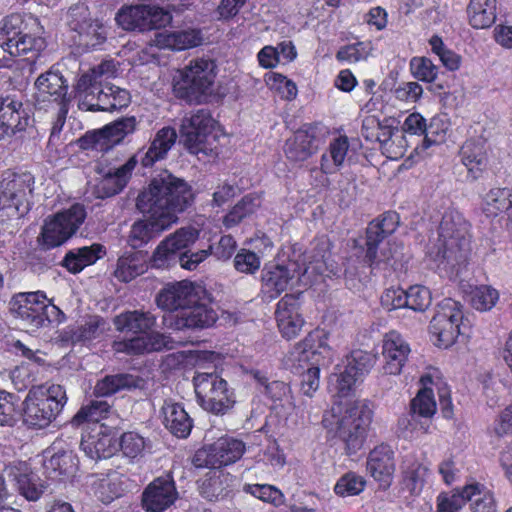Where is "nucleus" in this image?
Masks as SVG:
<instances>
[{"mask_svg":"<svg viewBox=\"0 0 512 512\" xmlns=\"http://www.w3.org/2000/svg\"><path fill=\"white\" fill-rule=\"evenodd\" d=\"M266 394L274 401L291 410L295 407L291 389L288 384L282 381H272L266 385Z\"/></svg>","mask_w":512,"mask_h":512,"instance_id":"nucleus-62","label":"nucleus"},{"mask_svg":"<svg viewBox=\"0 0 512 512\" xmlns=\"http://www.w3.org/2000/svg\"><path fill=\"white\" fill-rule=\"evenodd\" d=\"M78 145L83 150L107 152L114 147L106 128L87 132L78 140Z\"/></svg>","mask_w":512,"mask_h":512,"instance_id":"nucleus-53","label":"nucleus"},{"mask_svg":"<svg viewBox=\"0 0 512 512\" xmlns=\"http://www.w3.org/2000/svg\"><path fill=\"white\" fill-rule=\"evenodd\" d=\"M265 83L271 90L279 93L283 99L292 100L297 95L296 84L280 73H267L265 75Z\"/></svg>","mask_w":512,"mask_h":512,"instance_id":"nucleus-57","label":"nucleus"},{"mask_svg":"<svg viewBox=\"0 0 512 512\" xmlns=\"http://www.w3.org/2000/svg\"><path fill=\"white\" fill-rule=\"evenodd\" d=\"M147 270L146 258L141 252L125 254L117 261L115 277L122 282H129Z\"/></svg>","mask_w":512,"mask_h":512,"instance_id":"nucleus-43","label":"nucleus"},{"mask_svg":"<svg viewBox=\"0 0 512 512\" xmlns=\"http://www.w3.org/2000/svg\"><path fill=\"white\" fill-rule=\"evenodd\" d=\"M410 69L415 78L424 82H433L438 75V68L426 57H414L410 61Z\"/></svg>","mask_w":512,"mask_h":512,"instance_id":"nucleus-63","label":"nucleus"},{"mask_svg":"<svg viewBox=\"0 0 512 512\" xmlns=\"http://www.w3.org/2000/svg\"><path fill=\"white\" fill-rule=\"evenodd\" d=\"M482 210L489 217L507 212L512 218V188L495 187L490 189L483 197Z\"/></svg>","mask_w":512,"mask_h":512,"instance_id":"nucleus-41","label":"nucleus"},{"mask_svg":"<svg viewBox=\"0 0 512 512\" xmlns=\"http://www.w3.org/2000/svg\"><path fill=\"white\" fill-rule=\"evenodd\" d=\"M27 120L21 101L10 96L0 97V139L9 129L23 130Z\"/></svg>","mask_w":512,"mask_h":512,"instance_id":"nucleus-38","label":"nucleus"},{"mask_svg":"<svg viewBox=\"0 0 512 512\" xmlns=\"http://www.w3.org/2000/svg\"><path fill=\"white\" fill-rule=\"evenodd\" d=\"M36 104L44 107L45 103L56 105L68 102V85L63 76L56 70L41 74L35 81Z\"/></svg>","mask_w":512,"mask_h":512,"instance_id":"nucleus-28","label":"nucleus"},{"mask_svg":"<svg viewBox=\"0 0 512 512\" xmlns=\"http://www.w3.org/2000/svg\"><path fill=\"white\" fill-rule=\"evenodd\" d=\"M178 492L170 476L154 479L143 491L142 505L147 512H163L177 499Z\"/></svg>","mask_w":512,"mask_h":512,"instance_id":"nucleus-26","label":"nucleus"},{"mask_svg":"<svg viewBox=\"0 0 512 512\" xmlns=\"http://www.w3.org/2000/svg\"><path fill=\"white\" fill-rule=\"evenodd\" d=\"M201 407L214 414H225L235 404V396L226 380L217 373L198 372L193 379Z\"/></svg>","mask_w":512,"mask_h":512,"instance_id":"nucleus-15","label":"nucleus"},{"mask_svg":"<svg viewBox=\"0 0 512 512\" xmlns=\"http://www.w3.org/2000/svg\"><path fill=\"white\" fill-rule=\"evenodd\" d=\"M350 144L347 136L333 138L320 160V169L326 175L335 174L350 159Z\"/></svg>","mask_w":512,"mask_h":512,"instance_id":"nucleus-36","label":"nucleus"},{"mask_svg":"<svg viewBox=\"0 0 512 512\" xmlns=\"http://www.w3.org/2000/svg\"><path fill=\"white\" fill-rule=\"evenodd\" d=\"M79 44L86 48H96L106 40V29L98 20H91L79 32Z\"/></svg>","mask_w":512,"mask_h":512,"instance_id":"nucleus-56","label":"nucleus"},{"mask_svg":"<svg viewBox=\"0 0 512 512\" xmlns=\"http://www.w3.org/2000/svg\"><path fill=\"white\" fill-rule=\"evenodd\" d=\"M202 40L203 37L200 30L189 28L184 30H165L157 32L152 42L160 49L182 51L200 45Z\"/></svg>","mask_w":512,"mask_h":512,"instance_id":"nucleus-34","label":"nucleus"},{"mask_svg":"<svg viewBox=\"0 0 512 512\" xmlns=\"http://www.w3.org/2000/svg\"><path fill=\"white\" fill-rule=\"evenodd\" d=\"M275 316L279 331L287 339L296 337L304 325L299 298L292 294H286L277 303Z\"/></svg>","mask_w":512,"mask_h":512,"instance_id":"nucleus-29","label":"nucleus"},{"mask_svg":"<svg viewBox=\"0 0 512 512\" xmlns=\"http://www.w3.org/2000/svg\"><path fill=\"white\" fill-rule=\"evenodd\" d=\"M470 242L469 222L458 210H446L438 228V237L427 249L430 266L443 277H458L467 261Z\"/></svg>","mask_w":512,"mask_h":512,"instance_id":"nucleus-3","label":"nucleus"},{"mask_svg":"<svg viewBox=\"0 0 512 512\" xmlns=\"http://www.w3.org/2000/svg\"><path fill=\"white\" fill-rule=\"evenodd\" d=\"M132 385L133 379L130 375L118 374L107 376L97 382L94 393L98 397H106L118 392L120 389L131 387Z\"/></svg>","mask_w":512,"mask_h":512,"instance_id":"nucleus-54","label":"nucleus"},{"mask_svg":"<svg viewBox=\"0 0 512 512\" xmlns=\"http://www.w3.org/2000/svg\"><path fill=\"white\" fill-rule=\"evenodd\" d=\"M149 16L147 5L139 4L123 7L116 15V22L125 30L149 31L146 19Z\"/></svg>","mask_w":512,"mask_h":512,"instance_id":"nucleus-44","label":"nucleus"},{"mask_svg":"<svg viewBox=\"0 0 512 512\" xmlns=\"http://www.w3.org/2000/svg\"><path fill=\"white\" fill-rule=\"evenodd\" d=\"M216 68V63L211 59L197 58L190 61L189 65L179 71V79H175L176 95L190 102H200L202 97L211 92Z\"/></svg>","mask_w":512,"mask_h":512,"instance_id":"nucleus-13","label":"nucleus"},{"mask_svg":"<svg viewBox=\"0 0 512 512\" xmlns=\"http://www.w3.org/2000/svg\"><path fill=\"white\" fill-rule=\"evenodd\" d=\"M372 421V410L363 401H335L323 416V425L335 432L345 444L348 455L357 453L364 445Z\"/></svg>","mask_w":512,"mask_h":512,"instance_id":"nucleus-6","label":"nucleus"},{"mask_svg":"<svg viewBox=\"0 0 512 512\" xmlns=\"http://www.w3.org/2000/svg\"><path fill=\"white\" fill-rule=\"evenodd\" d=\"M177 137L175 128L165 126L155 133L147 150L140 149L124 164L115 166L106 163L105 160L100 161L95 171L101 176L98 184L99 190L102 191L101 197H109L123 190L138 163V158L144 167H152L156 162L164 160L175 145Z\"/></svg>","mask_w":512,"mask_h":512,"instance_id":"nucleus-4","label":"nucleus"},{"mask_svg":"<svg viewBox=\"0 0 512 512\" xmlns=\"http://www.w3.org/2000/svg\"><path fill=\"white\" fill-rule=\"evenodd\" d=\"M217 318V312L211 306L205 292L204 296L197 297L195 303H191L182 312H178L166 325L175 330L202 329L212 326Z\"/></svg>","mask_w":512,"mask_h":512,"instance_id":"nucleus-22","label":"nucleus"},{"mask_svg":"<svg viewBox=\"0 0 512 512\" xmlns=\"http://www.w3.org/2000/svg\"><path fill=\"white\" fill-rule=\"evenodd\" d=\"M243 491L274 507H280L285 502L282 491L270 484H245Z\"/></svg>","mask_w":512,"mask_h":512,"instance_id":"nucleus-50","label":"nucleus"},{"mask_svg":"<svg viewBox=\"0 0 512 512\" xmlns=\"http://www.w3.org/2000/svg\"><path fill=\"white\" fill-rule=\"evenodd\" d=\"M245 451V444L232 437H221L195 455L196 466L220 468L238 461Z\"/></svg>","mask_w":512,"mask_h":512,"instance_id":"nucleus-21","label":"nucleus"},{"mask_svg":"<svg viewBox=\"0 0 512 512\" xmlns=\"http://www.w3.org/2000/svg\"><path fill=\"white\" fill-rule=\"evenodd\" d=\"M199 232L192 227L178 229L175 233L167 236L156 247L151 257L150 263L153 268L164 269L176 263L179 259L182 268L194 270L204 261L208 255L212 254V248L203 249L188 255L179 254L182 249L187 248L198 238Z\"/></svg>","mask_w":512,"mask_h":512,"instance_id":"nucleus-12","label":"nucleus"},{"mask_svg":"<svg viewBox=\"0 0 512 512\" xmlns=\"http://www.w3.org/2000/svg\"><path fill=\"white\" fill-rule=\"evenodd\" d=\"M467 13L470 25L476 29L488 28L496 20V6L477 0H470Z\"/></svg>","mask_w":512,"mask_h":512,"instance_id":"nucleus-46","label":"nucleus"},{"mask_svg":"<svg viewBox=\"0 0 512 512\" xmlns=\"http://www.w3.org/2000/svg\"><path fill=\"white\" fill-rule=\"evenodd\" d=\"M10 379L16 390L22 391L28 388L36 380L35 365L22 363L10 372Z\"/></svg>","mask_w":512,"mask_h":512,"instance_id":"nucleus-64","label":"nucleus"},{"mask_svg":"<svg viewBox=\"0 0 512 512\" xmlns=\"http://www.w3.org/2000/svg\"><path fill=\"white\" fill-rule=\"evenodd\" d=\"M229 481H232V477L229 474L220 473L218 476L210 477L202 483L201 494L210 501L223 498L229 491L227 488L222 487V484L226 483L228 487Z\"/></svg>","mask_w":512,"mask_h":512,"instance_id":"nucleus-59","label":"nucleus"},{"mask_svg":"<svg viewBox=\"0 0 512 512\" xmlns=\"http://www.w3.org/2000/svg\"><path fill=\"white\" fill-rule=\"evenodd\" d=\"M163 423L175 436L186 438L192 429V419L180 403L165 401L162 407Z\"/></svg>","mask_w":512,"mask_h":512,"instance_id":"nucleus-39","label":"nucleus"},{"mask_svg":"<svg viewBox=\"0 0 512 512\" xmlns=\"http://www.w3.org/2000/svg\"><path fill=\"white\" fill-rule=\"evenodd\" d=\"M193 201L191 187L168 171L156 175L138 195L137 209L148 215L136 221L130 230L129 244L139 248L177 222V214Z\"/></svg>","mask_w":512,"mask_h":512,"instance_id":"nucleus-1","label":"nucleus"},{"mask_svg":"<svg viewBox=\"0 0 512 512\" xmlns=\"http://www.w3.org/2000/svg\"><path fill=\"white\" fill-rule=\"evenodd\" d=\"M67 402L61 385L33 386L22 402L23 423L32 429H45L56 420Z\"/></svg>","mask_w":512,"mask_h":512,"instance_id":"nucleus-9","label":"nucleus"},{"mask_svg":"<svg viewBox=\"0 0 512 512\" xmlns=\"http://www.w3.org/2000/svg\"><path fill=\"white\" fill-rule=\"evenodd\" d=\"M129 479L119 471L92 476L91 489L94 495L104 504H109L124 495Z\"/></svg>","mask_w":512,"mask_h":512,"instance_id":"nucleus-32","label":"nucleus"},{"mask_svg":"<svg viewBox=\"0 0 512 512\" xmlns=\"http://www.w3.org/2000/svg\"><path fill=\"white\" fill-rule=\"evenodd\" d=\"M375 354L363 350H354L346 357L344 369L335 374L337 396L345 398L358 382L370 372L376 364Z\"/></svg>","mask_w":512,"mask_h":512,"instance_id":"nucleus-20","label":"nucleus"},{"mask_svg":"<svg viewBox=\"0 0 512 512\" xmlns=\"http://www.w3.org/2000/svg\"><path fill=\"white\" fill-rule=\"evenodd\" d=\"M78 458L71 450L58 448L56 444L43 453L44 474L51 480H61L74 474Z\"/></svg>","mask_w":512,"mask_h":512,"instance_id":"nucleus-30","label":"nucleus"},{"mask_svg":"<svg viewBox=\"0 0 512 512\" xmlns=\"http://www.w3.org/2000/svg\"><path fill=\"white\" fill-rule=\"evenodd\" d=\"M260 206L259 197L247 195L241 199L224 217L226 228H231L241 222L245 217L253 214Z\"/></svg>","mask_w":512,"mask_h":512,"instance_id":"nucleus-48","label":"nucleus"},{"mask_svg":"<svg viewBox=\"0 0 512 512\" xmlns=\"http://www.w3.org/2000/svg\"><path fill=\"white\" fill-rule=\"evenodd\" d=\"M103 253V247L99 244L73 249L66 254L63 266L72 273H79L86 266L94 264Z\"/></svg>","mask_w":512,"mask_h":512,"instance_id":"nucleus-42","label":"nucleus"},{"mask_svg":"<svg viewBox=\"0 0 512 512\" xmlns=\"http://www.w3.org/2000/svg\"><path fill=\"white\" fill-rule=\"evenodd\" d=\"M410 352L409 343L399 332L395 330L387 332L382 340L383 373L393 376L400 375Z\"/></svg>","mask_w":512,"mask_h":512,"instance_id":"nucleus-25","label":"nucleus"},{"mask_svg":"<svg viewBox=\"0 0 512 512\" xmlns=\"http://www.w3.org/2000/svg\"><path fill=\"white\" fill-rule=\"evenodd\" d=\"M8 308L13 318L29 333H36L52 323L60 324L66 320L64 312L41 290L14 294Z\"/></svg>","mask_w":512,"mask_h":512,"instance_id":"nucleus-8","label":"nucleus"},{"mask_svg":"<svg viewBox=\"0 0 512 512\" xmlns=\"http://www.w3.org/2000/svg\"><path fill=\"white\" fill-rule=\"evenodd\" d=\"M111 413V406L105 400H94L89 405L82 407L72 419V424L79 426L83 423H91L93 427L107 418Z\"/></svg>","mask_w":512,"mask_h":512,"instance_id":"nucleus-47","label":"nucleus"},{"mask_svg":"<svg viewBox=\"0 0 512 512\" xmlns=\"http://www.w3.org/2000/svg\"><path fill=\"white\" fill-rule=\"evenodd\" d=\"M431 421L421 418L414 412L402 416L398 420V431L404 438H414L419 433L426 434L430 432Z\"/></svg>","mask_w":512,"mask_h":512,"instance_id":"nucleus-51","label":"nucleus"},{"mask_svg":"<svg viewBox=\"0 0 512 512\" xmlns=\"http://www.w3.org/2000/svg\"><path fill=\"white\" fill-rule=\"evenodd\" d=\"M157 322L156 316L149 311L133 310L117 315L113 323L119 332H131L137 336L127 340L113 342L117 353L140 355L174 348V341L165 333L152 331Z\"/></svg>","mask_w":512,"mask_h":512,"instance_id":"nucleus-5","label":"nucleus"},{"mask_svg":"<svg viewBox=\"0 0 512 512\" xmlns=\"http://www.w3.org/2000/svg\"><path fill=\"white\" fill-rule=\"evenodd\" d=\"M468 499L466 485L452 494L441 493L437 497V512H459Z\"/></svg>","mask_w":512,"mask_h":512,"instance_id":"nucleus-60","label":"nucleus"},{"mask_svg":"<svg viewBox=\"0 0 512 512\" xmlns=\"http://www.w3.org/2000/svg\"><path fill=\"white\" fill-rule=\"evenodd\" d=\"M302 263L290 259L286 263L267 264L261 275V292L266 300L276 299L288 287L312 286L329 270V242L321 238L303 254Z\"/></svg>","mask_w":512,"mask_h":512,"instance_id":"nucleus-2","label":"nucleus"},{"mask_svg":"<svg viewBox=\"0 0 512 512\" xmlns=\"http://www.w3.org/2000/svg\"><path fill=\"white\" fill-rule=\"evenodd\" d=\"M366 487V479L356 472L349 471L343 474L334 485V493L342 498L357 496Z\"/></svg>","mask_w":512,"mask_h":512,"instance_id":"nucleus-49","label":"nucleus"},{"mask_svg":"<svg viewBox=\"0 0 512 512\" xmlns=\"http://www.w3.org/2000/svg\"><path fill=\"white\" fill-rule=\"evenodd\" d=\"M106 329L107 323L103 318L90 316L84 323L66 327L61 337L64 341H70L73 344L87 343L102 337Z\"/></svg>","mask_w":512,"mask_h":512,"instance_id":"nucleus-37","label":"nucleus"},{"mask_svg":"<svg viewBox=\"0 0 512 512\" xmlns=\"http://www.w3.org/2000/svg\"><path fill=\"white\" fill-rule=\"evenodd\" d=\"M138 121L136 117H123L119 120L114 121L113 123L106 125V131L113 143V145H117L123 141L125 137L133 134L137 129Z\"/></svg>","mask_w":512,"mask_h":512,"instance_id":"nucleus-58","label":"nucleus"},{"mask_svg":"<svg viewBox=\"0 0 512 512\" xmlns=\"http://www.w3.org/2000/svg\"><path fill=\"white\" fill-rule=\"evenodd\" d=\"M463 306L451 298L443 299L430 322V333L439 348L452 346L461 334Z\"/></svg>","mask_w":512,"mask_h":512,"instance_id":"nucleus-16","label":"nucleus"},{"mask_svg":"<svg viewBox=\"0 0 512 512\" xmlns=\"http://www.w3.org/2000/svg\"><path fill=\"white\" fill-rule=\"evenodd\" d=\"M319 145L317 127L304 126L286 141L284 151L290 161L303 162L318 150Z\"/></svg>","mask_w":512,"mask_h":512,"instance_id":"nucleus-31","label":"nucleus"},{"mask_svg":"<svg viewBox=\"0 0 512 512\" xmlns=\"http://www.w3.org/2000/svg\"><path fill=\"white\" fill-rule=\"evenodd\" d=\"M372 50L371 43L368 41H358L340 47L336 53V59L340 62L356 63L366 60Z\"/></svg>","mask_w":512,"mask_h":512,"instance_id":"nucleus-55","label":"nucleus"},{"mask_svg":"<svg viewBox=\"0 0 512 512\" xmlns=\"http://www.w3.org/2000/svg\"><path fill=\"white\" fill-rule=\"evenodd\" d=\"M180 132L184 144L191 154L217 156L219 147L226 140L223 129L213 119L210 112L199 109L182 120Z\"/></svg>","mask_w":512,"mask_h":512,"instance_id":"nucleus-11","label":"nucleus"},{"mask_svg":"<svg viewBox=\"0 0 512 512\" xmlns=\"http://www.w3.org/2000/svg\"><path fill=\"white\" fill-rule=\"evenodd\" d=\"M205 289L190 281H180L167 285L158 294L157 305L169 311L182 312L188 305L195 303L197 297L204 296Z\"/></svg>","mask_w":512,"mask_h":512,"instance_id":"nucleus-23","label":"nucleus"},{"mask_svg":"<svg viewBox=\"0 0 512 512\" xmlns=\"http://www.w3.org/2000/svg\"><path fill=\"white\" fill-rule=\"evenodd\" d=\"M466 492L472 512H498L494 493L485 485L477 482L467 484Z\"/></svg>","mask_w":512,"mask_h":512,"instance_id":"nucleus-45","label":"nucleus"},{"mask_svg":"<svg viewBox=\"0 0 512 512\" xmlns=\"http://www.w3.org/2000/svg\"><path fill=\"white\" fill-rule=\"evenodd\" d=\"M86 218V211L80 204L58 212L47 219L42 227L41 240L46 248H54L64 244L71 238Z\"/></svg>","mask_w":512,"mask_h":512,"instance_id":"nucleus-17","label":"nucleus"},{"mask_svg":"<svg viewBox=\"0 0 512 512\" xmlns=\"http://www.w3.org/2000/svg\"><path fill=\"white\" fill-rule=\"evenodd\" d=\"M460 157L473 179H477L488 164L485 144L480 140H467L461 147Z\"/></svg>","mask_w":512,"mask_h":512,"instance_id":"nucleus-40","label":"nucleus"},{"mask_svg":"<svg viewBox=\"0 0 512 512\" xmlns=\"http://www.w3.org/2000/svg\"><path fill=\"white\" fill-rule=\"evenodd\" d=\"M34 178L30 173H6L0 181V220L17 218L29 210L27 196L32 193Z\"/></svg>","mask_w":512,"mask_h":512,"instance_id":"nucleus-14","label":"nucleus"},{"mask_svg":"<svg viewBox=\"0 0 512 512\" xmlns=\"http://www.w3.org/2000/svg\"><path fill=\"white\" fill-rule=\"evenodd\" d=\"M38 20L31 15L11 14L0 22V47L11 56L33 60L45 46L44 38L35 35Z\"/></svg>","mask_w":512,"mask_h":512,"instance_id":"nucleus-10","label":"nucleus"},{"mask_svg":"<svg viewBox=\"0 0 512 512\" xmlns=\"http://www.w3.org/2000/svg\"><path fill=\"white\" fill-rule=\"evenodd\" d=\"M399 223V216L395 212H387L381 218L372 221L366 231V261L370 266H378L381 263L393 266L391 261L396 258V250L388 243V248H383L380 255L377 253V246L389 234H392Z\"/></svg>","mask_w":512,"mask_h":512,"instance_id":"nucleus-18","label":"nucleus"},{"mask_svg":"<svg viewBox=\"0 0 512 512\" xmlns=\"http://www.w3.org/2000/svg\"><path fill=\"white\" fill-rule=\"evenodd\" d=\"M5 477L13 482L19 493L28 501H37L45 490L41 479L32 471L25 461H14L8 464L3 475H0V504L7 500L9 493L5 485Z\"/></svg>","mask_w":512,"mask_h":512,"instance_id":"nucleus-19","label":"nucleus"},{"mask_svg":"<svg viewBox=\"0 0 512 512\" xmlns=\"http://www.w3.org/2000/svg\"><path fill=\"white\" fill-rule=\"evenodd\" d=\"M84 95L78 107L84 111H114L127 107L130 103L129 92L118 86L106 83L101 86L94 96Z\"/></svg>","mask_w":512,"mask_h":512,"instance_id":"nucleus-24","label":"nucleus"},{"mask_svg":"<svg viewBox=\"0 0 512 512\" xmlns=\"http://www.w3.org/2000/svg\"><path fill=\"white\" fill-rule=\"evenodd\" d=\"M328 333L323 329L311 331L298 342L287 357V363L301 373V391L312 397L320 385V366L332 361L333 351L327 343Z\"/></svg>","mask_w":512,"mask_h":512,"instance_id":"nucleus-7","label":"nucleus"},{"mask_svg":"<svg viewBox=\"0 0 512 512\" xmlns=\"http://www.w3.org/2000/svg\"><path fill=\"white\" fill-rule=\"evenodd\" d=\"M500 294L497 289L490 285L475 287L471 293V305L481 312L492 310L499 301Z\"/></svg>","mask_w":512,"mask_h":512,"instance_id":"nucleus-52","label":"nucleus"},{"mask_svg":"<svg viewBox=\"0 0 512 512\" xmlns=\"http://www.w3.org/2000/svg\"><path fill=\"white\" fill-rule=\"evenodd\" d=\"M439 382L440 377L437 369H432L421 376V388L411 401V412L431 421L437 409L433 386H438Z\"/></svg>","mask_w":512,"mask_h":512,"instance_id":"nucleus-33","label":"nucleus"},{"mask_svg":"<svg viewBox=\"0 0 512 512\" xmlns=\"http://www.w3.org/2000/svg\"><path fill=\"white\" fill-rule=\"evenodd\" d=\"M80 446L90 459L108 458L115 449L113 438L104 425H95L91 432L83 434Z\"/></svg>","mask_w":512,"mask_h":512,"instance_id":"nucleus-35","label":"nucleus"},{"mask_svg":"<svg viewBox=\"0 0 512 512\" xmlns=\"http://www.w3.org/2000/svg\"><path fill=\"white\" fill-rule=\"evenodd\" d=\"M395 469V452L389 444L381 443L368 453L366 470L381 487L390 486Z\"/></svg>","mask_w":512,"mask_h":512,"instance_id":"nucleus-27","label":"nucleus"},{"mask_svg":"<svg viewBox=\"0 0 512 512\" xmlns=\"http://www.w3.org/2000/svg\"><path fill=\"white\" fill-rule=\"evenodd\" d=\"M407 308L414 311L423 312L432 301L430 290L422 285H413L406 291Z\"/></svg>","mask_w":512,"mask_h":512,"instance_id":"nucleus-61","label":"nucleus"}]
</instances>
